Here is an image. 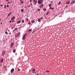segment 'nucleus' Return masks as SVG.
Listing matches in <instances>:
<instances>
[{
  "label": "nucleus",
  "mask_w": 75,
  "mask_h": 75,
  "mask_svg": "<svg viewBox=\"0 0 75 75\" xmlns=\"http://www.w3.org/2000/svg\"><path fill=\"white\" fill-rule=\"evenodd\" d=\"M43 2V0H38V4H42Z\"/></svg>",
  "instance_id": "f257e3e1"
},
{
  "label": "nucleus",
  "mask_w": 75,
  "mask_h": 75,
  "mask_svg": "<svg viewBox=\"0 0 75 75\" xmlns=\"http://www.w3.org/2000/svg\"><path fill=\"white\" fill-rule=\"evenodd\" d=\"M13 45H14V43L13 42H12L11 43V46H10L11 48H12V47H13Z\"/></svg>",
  "instance_id": "f03ea898"
},
{
  "label": "nucleus",
  "mask_w": 75,
  "mask_h": 75,
  "mask_svg": "<svg viewBox=\"0 0 75 75\" xmlns=\"http://www.w3.org/2000/svg\"><path fill=\"white\" fill-rule=\"evenodd\" d=\"M5 53H6V52L5 51H3V52H2V55L3 56L5 54Z\"/></svg>",
  "instance_id": "7ed1b4c3"
},
{
  "label": "nucleus",
  "mask_w": 75,
  "mask_h": 75,
  "mask_svg": "<svg viewBox=\"0 0 75 75\" xmlns=\"http://www.w3.org/2000/svg\"><path fill=\"white\" fill-rule=\"evenodd\" d=\"M14 71V69H12L11 71V73H12V72H13V71Z\"/></svg>",
  "instance_id": "20e7f679"
},
{
  "label": "nucleus",
  "mask_w": 75,
  "mask_h": 75,
  "mask_svg": "<svg viewBox=\"0 0 75 75\" xmlns=\"http://www.w3.org/2000/svg\"><path fill=\"white\" fill-rule=\"evenodd\" d=\"M15 18V17L13 16L12 18H11V20H14V19Z\"/></svg>",
  "instance_id": "39448f33"
},
{
  "label": "nucleus",
  "mask_w": 75,
  "mask_h": 75,
  "mask_svg": "<svg viewBox=\"0 0 75 75\" xmlns=\"http://www.w3.org/2000/svg\"><path fill=\"white\" fill-rule=\"evenodd\" d=\"M40 7H44V5H43V4H41L40 6Z\"/></svg>",
  "instance_id": "423d86ee"
},
{
  "label": "nucleus",
  "mask_w": 75,
  "mask_h": 75,
  "mask_svg": "<svg viewBox=\"0 0 75 75\" xmlns=\"http://www.w3.org/2000/svg\"><path fill=\"white\" fill-rule=\"evenodd\" d=\"M13 52H14V53L16 52V50H15V49H14L13 50Z\"/></svg>",
  "instance_id": "0eeeda50"
},
{
  "label": "nucleus",
  "mask_w": 75,
  "mask_h": 75,
  "mask_svg": "<svg viewBox=\"0 0 75 75\" xmlns=\"http://www.w3.org/2000/svg\"><path fill=\"white\" fill-rule=\"evenodd\" d=\"M70 3V1H68L66 3V4H69V3Z\"/></svg>",
  "instance_id": "6e6552de"
},
{
  "label": "nucleus",
  "mask_w": 75,
  "mask_h": 75,
  "mask_svg": "<svg viewBox=\"0 0 75 75\" xmlns=\"http://www.w3.org/2000/svg\"><path fill=\"white\" fill-rule=\"evenodd\" d=\"M21 22V21H19L18 22H17V24H19V23H20Z\"/></svg>",
  "instance_id": "1a4fd4ad"
},
{
  "label": "nucleus",
  "mask_w": 75,
  "mask_h": 75,
  "mask_svg": "<svg viewBox=\"0 0 75 75\" xmlns=\"http://www.w3.org/2000/svg\"><path fill=\"white\" fill-rule=\"evenodd\" d=\"M25 35H25L23 36V38L24 40H25Z\"/></svg>",
  "instance_id": "9d476101"
},
{
  "label": "nucleus",
  "mask_w": 75,
  "mask_h": 75,
  "mask_svg": "<svg viewBox=\"0 0 75 75\" xmlns=\"http://www.w3.org/2000/svg\"><path fill=\"white\" fill-rule=\"evenodd\" d=\"M24 23V20H22V23Z\"/></svg>",
  "instance_id": "9b49d317"
},
{
  "label": "nucleus",
  "mask_w": 75,
  "mask_h": 75,
  "mask_svg": "<svg viewBox=\"0 0 75 75\" xmlns=\"http://www.w3.org/2000/svg\"><path fill=\"white\" fill-rule=\"evenodd\" d=\"M38 22H40L41 21V20H40V19H39L38 20Z\"/></svg>",
  "instance_id": "f8f14e48"
},
{
  "label": "nucleus",
  "mask_w": 75,
  "mask_h": 75,
  "mask_svg": "<svg viewBox=\"0 0 75 75\" xmlns=\"http://www.w3.org/2000/svg\"><path fill=\"white\" fill-rule=\"evenodd\" d=\"M21 12H23V11H24V9H22L21 10Z\"/></svg>",
  "instance_id": "ddd939ff"
},
{
  "label": "nucleus",
  "mask_w": 75,
  "mask_h": 75,
  "mask_svg": "<svg viewBox=\"0 0 75 75\" xmlns=\"http://www.w3.org/2000/svg\"><path fill=\"white\" fill-rule=\"evenodd\" d=\"M3 59L2 58V59L1 61V62H3Z\"/></svg>",
  "instance_id": "4468645a"
},
{
  "label": "nucleus",
  "mask_w": 75,
  "mask_h": 75,
  "mask_svg": "<svg viewBox=\"0 0 75 75\" xmlns=\"http://www.w3.org/2000/svg\"><path fill=\"white\" fill-rule=\"evenodd\" d=\"M20 34H21L20 32H19V33H18V35H20Z\"/></svg>",
  "instance_id": "2eb2a0df"
},
{
  "label": "nucleus",
  "mask_w": 75,
  "mask_h": 75,
  "mask_svg": "<svg viewBox=\"0 0 75 75\" xmlns=\"http://www.w3.org/2000/svg\"><path fill=\"white\" fill-rule=\"evenodd\" d=\"M75 3V1H74L73 2H72V3H73V4H74Z\"/></svg>",
  "instance_id": "dca6fc26"
},
{
  "label": "nucleus",
  "mask_w": 75,
  "mask_h": 75,
  "mask_svg": "<svg viewBox=\"0 0 75 75\" xmlns=\"http://www.w3.org/2000/svg\"><path fill=\"white\" fill-rule=\"evenodd\" d=\"M49 7H51V4H50L49 5Z\"/></svg>",
  "instance_id": "f3484780"
},
{
  "label": "nucleus",
  "mask_w": 75,
  "mask_h": 75,
  "mask_svg": "<svg viewBox=\"0 0 75 75\" xmlns=\"http://www.w3.org/2000/svg\"><path fill=\"white\" fill-rule=\"evenodd\" d=\"M31 31V29H30L28 30L27 31Z\"/></svg>",
  "instance_id": "a211bd4d"
},
{
  "label": "nucleus",
  "mask_w": 75,
  "mask_h": 75,
  "mask_svg": "<svg viewBox=\"0 0 75 75\" xmlns=\"http://www.w3.org/2000/svg\"><path fill=\"white\" fill-rule=\"evenodd\" d=\"M61 4V2H60L58 4V5H59V4Z\"/></svg>",
  "instance_id": "6ab92c4d"
},
{
  "label": "nucleus",
  "mask_w": 75,
  "mask_h": 75,
  "mask_svg": "<svg viewBox=\"0 0 75 75\" xmlns=\"http://www.w3.org/2000/svg\"><path fill=\"white\" fill-rule=\"evenodd\" d=\"M11 14V13H10L8 15V16H10Z\"/></svg>",
  "instance_id": "aec40b11"
},
{
  "label": "nucleus",
  "mask_w": 75,
  "mask_h": 75,
  "mask_svg": "<svg viewBox=\"0 0 75 75\" xmlns=\"http://www.w3.org/2000/svg\"><path fill=\"white\" fill-rule=\"evenodd\" d=\"M35 21H32V23H34V22H35Z\"/></svg>",
  "instance_id": "412c9836"
},
{
  "label": "nucleus",
  "mask_w": 75,
  "mask_h": 75,
  "mask_svg": "<svg viewBox=\"0 0 75 75\" xmlns=\"http://www.w3.org/2000/svg\"><path fill=\"white\" fill-rule=\"evenodd\" d=\"M5 33V34H7V32L6 31Z\"/></svg>",
  "instance_id": "4be33fe9"
},
{
  "label": "nucleus",
  "mask_w": 75,
  "mask_h": 75,
  "mask_svg": "<svg viewBox=\"0 0 75 75\" xmlns=\"http://www.w3.org/2000/svg\"><path fill=\"white\" fill-rule=\"evenodd\" d=\"M18 35H17V36H16V38H17V37H18Z\"/></svg>",
  "instance_id": "5701e85b"
},
{
  "label": "nucleus",
  "mask_w": 75,
  "mask_h": 75,
  "mask_svg": "<svg viewBox=\"0 0 75 75\" xmlns=\"http://www.w3.org/2000/svg\"><path fill=\"white\" fill-rule=\"evenodd\" d=\"M37 1H35V4H37Z\"/></svg>",
  "instance_id": "b1692460"
},
{
  "label": "nucleus",
  "mask_w": 75,
  "mask_h": 75,
  "mask_svg": "<svg viewBox=\"0 0 75 75\" xmlns=\"http://www.w3.org/2000/svg\"><path fill=\"white\" fill-rule=\"evenodd\" d=\"M7 7H9V5H7Z\"/></svg>",
  "instance_id": "393cba45"
},
{
  "label": "nucleus",
  "mask_w": 75,
  "mask_h": 75,
  "mask_svg": "<svg viewBox=\"0 0 75 75\" xmlns=\"http://www.w3.org/2000/svg\"><path fill=\"white\" fill-rule=\"evenodd\" d=\"M6 8V6L5 5L4 6V8Z\"/></svg>",
  "instance_id": "a878e982"
},
{
  "label": "nucleus",
  "mask_w": 75,
  "mask_h": 75,
  "mask_svg": "<svg viewBox=\"0 0 75 75\" xmlns=\"http://www.w3.org/2000/svg\"><path fill=\"white\" fill-rule=\"evenodd\" d=\"M43 10L44 11H45V10H46V9H44Z\"/></svg>",
  "instance_id": "bb28decb"
},
{
  "label": "nucleus",
  "mask_w": 75,
  "mask_h": 75,
  "mask_svg": "<svg viewBox=\"0 0 75 75\" xmlns=\"http://www.w3.org/2000/svg\"><path fill=\"white\" fill-rule=\"evenodd\" d=\"M17 28H15L14 30H17Z\"/></svg>",
  "instance_id": "cd10ccee"
},
{
  "label": "nucleus",
  "mask_w": 75,
  "mask_h": 75,
  "mask_svg": "<svg viewBox=\"0 0 75 75\" xmlns=\"http://www.w3.org/2000/svg\"><path fill=\"white\" fill-rule=\"evenodd\" d=\"M50 10H51V9H52V7H50Z\"/></svg>",
  "instance_id": "c85d7f7f"
},
{
  "label": "nucleus",
  "mask_w": 75,
  "mask_h": 75,
  "mask_svg": "<svg viewBox=\"0 0 75 75\" xmlns=\"http://www.w3.org/2000/svg\"><path fill=\"white\" fill-rule=\"evenodd\" d=\"M38 11H40V9H39L38 10Z\"/></svg>",
  "instance_id": "c756f323"
},
{
  "label": "nucleus",
  "mask_w": 75,
  "mask_h": 75,
  "mask_svg": "<svg viewBox=\"0 0 75 75\" xmlns=\"http://www.w3.org/2000/svg\"><path fill=\"white\" fill-rule=\"evenodd\" d=\"M26 20H27V21H28V18H27L26 19Z\"/></svg>",
  "instance_id": "7c9ffc66"
},
{
  "label": "nucleus",
  "mask_w": 75,
  "mask_h": 75,
  "mask_svg": "<svg viewBox=\"0 0 75 75\" xmlns=\"http://www.w3.org/2000/svg\"><path fill=\"white\" fill-rule=\"evenodd\" d=\"M33 71H35V69H33Z\"/></svg>",
  "instance_id": "2f4dec72"
},
{
  "label": "nucleus",
  "mask_w": 75,
  "mask_h": 75,
  "mask_svg": "<svg viewBox=\"0 0 75 75\" xmlns=\"http://www.w3.org/2000/svg\"><path fill=\"white\" fill-rule=\"evenodd\" d=\"M28 24H29V25H30L31 24V23H28Z\"/></svg>",
  "instance_id": "473e14b6"
},
{
  "label": "nucleus",
  "mask_w": 75,
  "mask_h": 75,
  "mask_svg": "<svg viewBox=\"0 0 75 75\" xmlns=\"http://www.w3.org/2000/svg\"><path fill=\"white\" fill-rule=\"evenodd\" d=\"M0 6H1V7H2V6H3V5L2 4H1L0 5Z\"/></svg>",
  "instance_id": "72a5a7b5"
},
{
  "label": "nucleus",
  "mask_w": 75,
  "mask_h": 75,
  "mask_svg": "<svg viewBox=\"0 0 75 75\" xmlns=\"http://www.w3.org/2000/svg\"><path fill=\"white\" fill-rule=\"evenodd\" d=\"M30 5H29V6H28V8H30Z\"/></svg>",
  "instance_id": "f704fd0d"
},
{
  "label": "nucleus",
  "mask_w": 75,
  "mask_h": 75,
  "mask_svg": "<svg viewBox=\"0 0 75 75\" xmlns=\"http://www.w3.org/2000/svg\"><path fill=\"white\" fill-rule=\"evenodd\" d=\"M54 8H52V10H54Z\"/></svg>",
  "instance_id": "c9c22d12"
},
{
  "label": "nucleus",
  "mask_w": 75,
  "mask_h": 75,
  "mask_svg": "<svg viewBox=\"0 0 75 75\" xmlns=\"http://www.w3.org/2000/svg\"><path fill=\"white\" fill-rule=\"evenodd\" d=\"M9 23H11V21H9Z\"/></svg>",
  "instance_id": "e433bc0d"
},
{
  "label": "nucleus",
  "mask_w": 75,
  "mask_h": 75,
  "mask_svg": "<svg viewBox=\"0 0 75 75\" xmlns=\"http://www.w3.org/2000/svg\"><path fill=\"white\" fill-rule=\"evenodd\" d=\"M21 3H23V1H21Z\"/></svg>",
  "instance_id": "4c0bfd02"
},
{
  "label": "nucleus",
  "mask_w": 75,
  "mask_h": 75,
  "mask_svg": "<svg viewBox=\"0 0 75 75\" xmlns=\"http://www.w3.org/2000/svg\"><path fill=\"white\" fill-rule=\"evenodd\" d=\"M40 19H43V18H41Z\"/></svg>",
  "instance_id": "58836bf2"
},
{
  "label": "nucleus",
  "mask_w": 75,
  "mask_h": 75,
  "mask_svg": "<svg viewBox=\"0 0 75 75\" xmlns=\"http://www.w3.org/2000/svg\"><path fill=\"white\" fill-rule=\"evenodd\" d=\"M47 71V72H50V71Z\"/></svg>",
  "instance_id": "ea45409f"
},
{
  "label": "nucleus",
  "mask_w": 75,
  "mask_h": 75,
  "mask_svg": "<svg viewBox=\"0 0 75 75\" xmlns=\"http://www.w3.org/2000/svg\"><path fill=\"white\" fill-rule=\"evenodd\" d=\"M33 1V2H35V1H36L35 0H34Z\"/></svg>",
  "instance_id": "a19ab883"
},
{
  "label": "nucleus",
  "mask_w": 75,
  "mask_h": 75,
  "mask_svg": "<svg viewBox=\"0 0 75 75\" xmlns=\"http://www.w3.org/2000/svg\"><path fill=\"white\" fill-rule=\"evenodd\" d=\"M14 21V20H13L12 21V23H13Z\"/></svg>",
  "instance_id": "79ce46f5"
},
{
  "label": "nucleus",
  "mask_w": 75,
  "mask_h": 75,
  "mask_svg": "<svg viewBox=\"0 0 75 75\" xmlns=\"http://www.w3.org/2000/svg\"><path fill=\"white\" fill-rule=\"evenodd\" d=\"M14 31H15V30H13V32H14Z\"/></svg>",
  "instance_id": "37998d69"
},
{
  "label": "nucleus",
  "mask_w": 75,
  "mask_h": 75,
  "mask_svg": "<svg viewBox=\"0 0 75 75\" xmlns=\"http://www.w3.org/2000/svg\"><path fill=\"white\" fill-rule=\"evenodd\" d=\"M20 69H18V71H20Z\"/></svg>",
  "instance_id": "c03bdc74"
},
{
  "label": "nucleus",
  "mask_w": 75,
  "mask_h": 75,
  "mask_svg": "<svg viewBox=\"0 0 75 75\" xmlns=\"http://www.w3.org/2000/svg\"><path fill=\"white\" fill-rule=\"evenodd\" d=\"M9 0H6V1H8Z\"/></svg>",
  "instance_id": "a18cd8bd"
},
{
  "label": "nucleus",
  "mask_w": 75,
  "mask_h": 75,
  "mask_svg": "<svg viewBox=\"0 0 75 75\" xmlns=\"http://www.w3.org/2000/svg\"><path fill=\"white\" fill-rule=\"evenodd\" d=\"M31 0H30V2H31Z\"/></svg>",
  "instance_id": "49530a36"
},
{
  "label": "nucleus",
  "mask_w": 75,
  "mask_h": 75,
  "mask_svg": "<svg viewBox=\"0 0 75 75\" xmlns=\"http://www.w3.org/2000/svg\"><path fill=\"white\" fill-rule=\"evenodd\" d=\"M73 4V3H72V2L71 3V4Z\"/></svg>",
  "instance_id": "de8ad7c7"
},
{
  "label": "nucleus",
  "mask_w": 75,
  "mask_h": 75,
  "mask_svg": "<svg viewBox=\"0 0 75 75\" xmlns=\"http://www.w3.org/2000/svg\"><path fill=\"white\" fill-rule=\"evenodd\" d=\"M10 3V2H9L7 4H8V3Z\"/></svg>",
  "instance_id": "09e8293b"
},
{
  "label": "nucleus",
  "mask_w": 75,
  "mask_h": 75,
  "mask_svg": "<svg viewBox=\"0 0 75 75\" xmlns=\"http://www.w3.org/2000/svg\"><path fill=\"white\" fill-rule=\"evenodd\" d=\"M68 7V6H66V7Z\"/></svg>",
  "instance_id": "8fccbe9b"
},
{
  "label": "nucleus",
  "mask_w": 75,
  "mask_h": 75,
  "mask_svg": "<svg viewBox=\"0 0 75 75\" xmlns=\"http://www.w3.org/2000/svg\"><path fill=\"white\" fill-rule=\"evenodd\" d=\"M34 31H35V30H34V31H33V32L32 33H34Z\"/></svg>",
  "instance_id": "3c124183"
},
{
  "label": "nucleus",
  "mask_w": 75,
  "mask_h": 75,
  "mask_svg": "<svg viewBox=\"0 0 75 75\" xmlns=\"http://www.w3.org/2000/svg\"><path fill=\"white\" fill-rule=\"evenodd\" d=\"M33 73L34 72V71H33Z\"/></svg>",
  "instance_id": "603ef678"
},
{
  "label": "nucleus",
  "mask_w": 75,
  "mask_h": 75,
  "mask_svg": "<svg viewBox=\"0 0 75 75\" xmlns=\"http://www.w3.org/2000/svg\"><path fill=\"white\" fill-rule=\"evenodd\" d=\"M13 75H16V74H13Z\"/></svg>",
  "instance_id": "864d4df0"
},
{
  "label": "nucleus",
  "mask_w": 75,
  "mask_h": 75,
  "mask_svg": "<svg viewBox=\"0 0 75 75\" xmlns=\"http://www.w3.org/2000/svg\"><path fill=\"white\" fill-rule=\"evenodd\" d=\"M30 5H31H31H32V4H31Z\"/></svg>",
  "instance_id": "5fc2aeb1"
},
{
  "label": "nucleus",
  "mask_w": 75,
  "mask_h": 75,
  "mask_svg": "<svg viewBox=\"0 0 75 75\" xmlns=\"http://www.w3.org/2000/svg\"><path fill=\"white\" fill-rule=\"evenodd\" d=\"M25 35H27V33H26Z\"/></svg>",
  "instance_id": "6e6d98bb"
},
{
  "label": "nucleus",
  "mask_w": 75,
  "mask_h": 75,
  "mask_svg": "<svg viewBox=\"0 0 75 75\" xmlns=\"http://www.w3.org/2000/svg\"><path fill=\"white\" fill-rule=\"evenodd\" d=\"M46 15L47 16V15H48V14H46Z\"/></svg>",
  "instance_id": "4d7b16f0"
},
{
  "label": "nucleus",
  "mask_w": 75,
  "mask_h": 75,
  "mask_svg": "<svg viewBox=\"0 0 75 75\" xmlns=\"http://www.w3.org/2000/svg\"><path fill=\"white\" fill-rule=\"evenodd\" d=\"M10 34H11V32H10Z\"/></svg>",
  "instance_id": "13d9d810"
},
{
  "label": "nucleus",
  "mask_w": 75,
  "mask_h": 75,
  "mask_svg": "<svg viewBox=\"0 0 75 75\" xmlns=\"http://www.w3.org/2000/svg\"><path fill=\"white\" fill-rule=\"evenodd\" d=\"M1 24H2V23H1Z\"/></svg>",
  "instance_id": "bf43d9fd"
},
{
  "label": "nucleus",
  "mask_w": 75,
  "mask_h": 75,
  "mask_svg": "<svg viewBox=\"0 0 75 75\" xmlns=\"http://www.w3.org/2000/svg\"><path fill=\"white\" fill-rule=\"evenodd\" d=\"M37 75H38V74H37Z\"/></svg>",
  "instance_id": "052dcab7"
},
{
  "label": "nucleus",
  "mask_w": 75,
  "mask_h": 75,
  "mask_svg": "<svg viewBox=\"0 0 75 75\" xmlns=\"http://www.w3.org/2000/svg\"><path fill=\"white\" fill-rule=\"evenodd\" d=\"M21 1H22V0H21Z\"/></svg>",
  "instance_id": "680f3d73"
},
{
  "label": "nucleus",
  "mask_w": 75,
  "mask_h": 75,
  "mask_svg": "<svg viewBox=\"0 0 75 75\" xmlns=\"http://www.w3.org/2000/svg\"><path fill=\"white\" fill-rule=\"evenodd\" d=\"M0 20H1V19L0 18Z\"/></svg>",
  "instance_id": "e2e57ef3"
}]
</instances>
